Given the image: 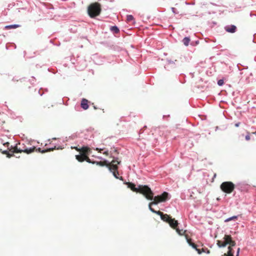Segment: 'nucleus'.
I'll list each match as a JSON object with an SVG mask.
<instances>
[{
	"label": "nucleus",
	"instance_id": "6",
	"mask_svg": "<svg viewBox=\"0 0 256 256\" xmlns=\"http://www.w3.org/2000/svg\"><path fill=\"white\" fill-rule=\"evenodd\" d=\"M168 199V194L167 192H164L162 194L153 196L152 200H154L152 202L149 204L148 207L150 210V208H152V204H157L160 202H165Z\"/></svg>",
	"mask_w": 256,
	"mask_h": 256
},
{
	"label": "nucleus",
	"instance_id": "13",
	"mask_svg": "<svg viewBox=\"0 0 256 256\" xmlns=\"http://www.w3.org/2000/svg\"><path fill=\"white\" fill-rule=\"evenodd\" d=\"M91 150L88 146H82L80 148V154H84V156H87L90 154Z\"/></svg>",
	"mask_w": 256,
	"mask_h": 256
},
{
	"label": "nucleus",
	"instance_id": "19",
	"mask_svg": "<svg viewBox=\"0 0 256 256\" xmlns=\"http://www.w3.org/2000/svg\"><path fill=\"white\" fill-rule=\"evenodd\" d=\"M238 218V216H232L230 218H229L227 219H226L225 220H224V222H228L230 220H237Z\"/></svg>",
	"mask_w": 256,
	"mask_h": 256
},
{
	"label": "nucleus",
	"instance_id": "33",
	"mask_svg": "<svg viewBox=\"0 0 256 256\" xmlns=\"http://www.w3.org/2000/svg\"><path fill=\"white\" fill-rule=\"evenodd\" d=\"M240 122L236 123V124H235V126L238 127V126H240Z\"/></svg>",
	"mask_w": 256,
	"mask_h": 256
},
{
	"label": "nucleus",
	"instance_id": "30",
	"mask_svg": "<svg viewBox=\"0 0 256 256\" xmlns=\"http://www.w3.org/2000/svg\"><path fill=\"white\" fill-rule=\"evenodd\" d=\"M104 155L106 156H108V151H106V152H104Z\"/></svg>",
	"mask_w": 256,
	"mask_h": 256
},
{
	"label": "nucleus",
	"instance_id": "14",
	"mask_svg": "<svg viewBox=\"0 0 256 256\" xmlns=\"http://www.w3.org/2000/svg\"><path fill=\"white\" fill-rule=\"evenodd\" d=\"M88 100L85 98H83L81 102V107L84 110L88 108Z\"/></svg>",
	"mask_w": 256,
	"mask_h": 256
},
{
	"label": "nucleus",
	"instance_id": "17",
	"mask_svg": "<svg viewBox=\"0 0 256 256\" xmlns=\"http://www.w3.org/2000/svg\"><path fill=\"white\" fill-rule=\"evenodd\" d=\"M20 26L19 24H12L7 25V26H5L4 28L6 30L14 29V28H16L20 27Z\"/></svg>",
	"mask_w": 256,
	"mask_h": 256
},
{
	"label": "nucleus",
	"instance_id": "31",
	"mask_svg": "<svg viewBox=\"0 0 256 256\" xmlns=\"http://www.w3.org/2000/svg\"><path fill=\"white\" fill-rule=\"evenodd\" d=\"M74 148L78 152H80V148H78V147H74Z\"/></svg>",
	"mask_w": 256,
	"mask_h": 256
},
{
	"label": "nucleus",
	"instance_id": "12",
	"mask_svg": "<svg viewBox=\"0 0 256 256\" xmlns=\"http://www.w3.org/2000/svg\"><path fill=\"white\" fill-rule=\"evenodd\" d=\"M91 164H96V165H98L101 166H106L108 168H110V166H111V162H108L107 160H104V161H100V162H96V161H92L91 160Z\"/></svg>",
	"mask_w": 256,
	"mask_h": 256
},
{
	"label": "nucleus",
	"instance_id": "21",
	"mask_svg": "<svg viewBox=\"0 0 256 256\" xmlns=\"http://www.w3.org/2000/svg\"><path fill=\"white\" fill-rule=\"evenodd\" d=\"M186 238V240L187 242L190 246H192V239L188 236L185 234Z\"/></svg>",
	"mask_w": 256,
	"mask_h": 256
},
{
	"label": "nucleus",
	"instance_id": "2",
	"mask_svg": "<svg viewBox=\"0 0 256 256\" xmlns=\"http://www.w3.org/2000/svg\"><path fill=\"white\" fill-rule=\"evenodd\" d=\"M228 244H230L228 247V251L226 254H224V256H234L232 247L236 246V243L235 241L232 240V238L230 235L225 234L224 237V241L220 240H217V244L220 248L224 247ZM240 250V248H238L236 256H238Z\"/></svg>",
	"mask_w": 256,
	"mask_h": 256
},
{
	"label": "nucleus",
	"instance_id": "9",
	"mask_svg": "<svg viewBox=\"0 0 256 256\" xmlns=\"http://www.w3.org/2000/svg\"><path fill=\"white\" fill-rule=\"evenodd\" d=\"M226 32L230 34L235 33L237 31V27L234 24L226 25L224 27Z\"/></svg>",
	"mask_w": 256,
	"mask_h": 256
},
{
	"label": "nucleus",
	"instance_id": "35",
	"mask_svg": "<svg viewBox=\"0 0 256 256\" xmlns=\"http://www.w3.org/2000/svg\"><path fill=\"white\" fill-rule=\"evenodd\" d=\"M94 109H96V110L97 108H96V106H94Z\"/></svg>",
	"mask_w": 256,
	"mask_h": 256
},
{
	"label": "nucleus",
	"instance_id": "15",
	"mask_svg": "<svg viewBox=\"0 0 256 256\" xmlns=\"http://www.w3.org/2000/svg\"><path fill=\"white\" fill-rule=\"evenodd\" d=\"M110 30L114 34H118L120 32V29L118 26L114 25L110 27Z\"/></svg>",
	"mask_w": 256,
	"mask_h": 256
},
{
	"label": "nucleus",
	"instance_id": "18",
	"mask_svg": "<svg viewBox=\"0 0 256 256\" xmlns=\"http://www.w3.org/2000/svg\"><path fill=\"white\" fill-rule=\"evenodd\" d=\"M193 248L194 249L198 252V254H200L202 253L201 250H202V251H203L202 248V249L198 248L197 247V246L196 244H194V243H193Z\"/></svg>",
	"mask_w": 256,
	"mask_h": 256
},
{
	"label": "nucleus",
	"instance_id": "4",
	"mask_svg": "<svg viewBox=\"0 0 256 256\" xmlns=\"http://www.w3.org/2000/svg\"><path fill=\"white\" fill-rule=\"evenodd\" d=\"M54 149V148H49V149L41 150L40 148H38L37 149L34 146L30 148H24V147L22 148H21L20 147L18 148V144H16L14 147L10 149V150L12 151L13 153H18V152L21 153L22 152H24L27 154H29L32 152H34V151L40 152L42 153H44L46 152H50V151L53 150Z\"/></svg>",
	"mask_w": 256,
	"mask_h": 256
},
{
	"label": "nucleus",
	"instance_id": "7",
	"mask_svg": "<svg viewBox=\"0 0 256 256\" xmlns=\"http://www.w3.org/2000/svg\"><path fill=\"white\" fill-rule=\"evenodd\" d=\"M220 188L224 192L230 194L234 190L235 185L231 182H225L220 184Z\"/></svg>",
	"mask_w": 256,
	"mask_h": 256
},
{
	"label": "nucleus",
	"instance_id": "25",
	"mask_svg": "<svg viewBox=\"0 0 256 256\" xmlns=\"http://www.w3.org/2000/svg\"><path fill=\"white\" fill-rule=\"evenodd\" d=\"M172 9V12H173V13L176 14H177L178 12H176V9L174 8H171Z\"/></svg>",
	"mask_w": 256,
	"mask_h": 256
},
{
	"label": "nucleus",
	"instance_id": "37",
	"mask_svg": "<svg viewBox=\"0 0 256 256\" xmlns=\"http://www.w3.org/2000/svg\"><path fill=\"white\" fill-rule=\"evenodd\" d=\"M216 174H214V177H216Z\"/></svg>",
	"mask_w": 256,
	"mask_h": 256
},
{
	"label": "nucleus",
	"instance_id": "27",
	"mask_svg": "<svg viewBox=\"0 0 256 256\" xmlns=\"http://www.w3.org/2000/svg\"><path fill=\"white\" fill-rule=\"evenodd\" d=\"M246 140H250V136L248 134L246 136Z\"/></svg>",
	"mask_w": 256,
	"mask_h": 256
},
{
	"label": "nucleus",
	"instance_id": "23",
	"mask_svg": "<svg viewBox=\"0 0 256 256\" xmlns=\"http://www.w3.org/2000/svg\"><path fill=\"white\" fill-rule=\"evenodd\" d=\"M218 84L220 86H222L224 84V82L223 80H220L218 82Z\"/></svg>",
	"mask_w": 256,
	"mask_h": 256
},
{
	"label": "nucleus",
	"instance_id": "5",
	"mask_svg": "<svg viewBox=\"0 0 256 256\" xmlns=\"http://www.w3.org/2000/svg\"><path fill=\"white\" fill-rule=\"evenodd\" d=\"M101 12L100 5L98 3H94L90 4L88 8V12L89 16L94 18L98 16Z\"/></svg>",
	"mask_w": 256,
	"mask_h": 256
},
{
	"label": "nucleus",
	"instance_id": "22",
	"mask_svg": "<svg viewBox=\"0 0 256 256\" xmlns=\"http://www.w3.org/2000/svg\"><path fill=\"white\" fill-rule=\"evenodd\" d=\"M9 151H10V152L11 153H10V152H8V154H7V155H6V156H7L8 158H11V157H12V156H14V153H13L12 151H10V150H9Z\"/></svg>",
	"mask_w": 256,
	"mask_h": 256
},
{
	"label": "nucleus",
	"instance_id": "29",
	"mask_svg": "<svg viewBox=\"0 0 256 256\" xmlns=\"http://www.w3.org/2000/svg\"><path fill=\"white\" fill-rule=\"evenodd\" d=\"M101 44H104V46H108V44H107L106 42H102Z\"/></svg>",
	"mask_w": 256,
	"mask_h": 256
},
{
	"label": "nucleus",
	"instance_id": "24",
	"mask_svg": "<svg viewBox=\"0 0 256 256\" xmlns=\"http://www.w3.org/2000/svg\"><path fill=\"white\" fill-rule=\"evenodd\" d=\"M199 44V40H193V46H197Z\"/></svg>",
	"mask_w": 256,
	"mask_h": 256
},
{
	"label": "nucleus",
	"instance_id": "34",
	"mask_svg": "<svg viewBox=\"0 0 256 256\" xmlns=\"http://www.w3.org/2000/svg\"><path fill=\"white\" fill-rule=\"evenodd\" d=\"M194 4H195L194 0H193V3H192L193 6H194Z\"/></svg>",
	"mask_w": 256,
	"mask_h": 256
},
{
	"label": "nucleus",
	"instance_id": "32",
	"mask_svg": "<svg viewBox=\"0 0 256 256\" xmlns=\"http://www.w3.org/2000/svg\"><path fill=\"white\" fill-rule=\"evenodd\" d=\"M96 150H98V152H101V151L103 149L96 148Z\"/></svg>",
	"mask_w": 256,
	"mask_h": 256
},
{
	"label": "nucleus",
	"instance_id": "11",
	"mask_svg": "<svg viewBox=\"0 0 256 256\" xmlns=\"http://www.w3.org/2000/svg\"><path fill=\"white\" fill-rule=\"evenodd\" d=\"M76 158L79 162H83L84 160L87 162L88 163L91 162V160L89 158L88 156H84V154H78L76 156Z\"/></svg>",
	"mask_w": 256,
	"mask_h": 256
},
{
	"label": "nucleus",
	"instance_id": "16",
	"mask_svg": "<svg viewBox=\"0 0 256 256\" xmlns=\"http://www.w3.org/2000/svg\"><path fill=\"white\" fill-rule=\"evenodd\" d=\"M190 41V36H186L182 40V42H183L185 46H188Z\"/></svg>",
	"mask_w": 256,
	"mask_h": 256
},
{
	"label": "nucleus",
	"instance_id": "28",
	"mask_svg": "<svg viewBox=\"0 0 256 256\" xmlns=\"http://www.w3.org/2000/svg\"><path fill=\"white\" fill-rule=\"evenodd\" d=\"M3 144H4V146H8L10 143L8 142H6L4 143Z\"/></svg>",
	"mask_w": 256,
	"mask_h": 256
},
{
	"label": "nucleus",
	"instance_id": "20",
	"mask_svg": "<svg viewBox=\"0 0 256 256\" xmlns=\"http://www.w3.org/2000/svg\"><path fill=\"white\" fill-rule=\"evenodd\" d=\"M134 20V18L132 15L128 14L126 16V20L128 22H130Z\"/></svg>",
	"mask_w": 256,
	"mask_h": 256
},
{
	"label": "nucleus",
	"instance_id": "38",
	"mask_svg": "<svg viewBox=\"0 0 256 256\" xmlns=\"http://www.w3.org/2000/svg\"><path fill=\"white\" fill-rule=\"evenodd\" d=\"M213 24H216V22H213Z\"/></svg>",
	"mask_w": 256,
	"mask_h": 256
},
{
	"label": "nucleus",
	"instance_id": "8",
	"mask_svg": "<svg viewBox=\"0 0 256 256\" xmlns=\"http://www.w3.org/2000/svg\"><path fill=\"white\" fill-rule=\"evenodd\" d=\"M120 161L118 160V158H116V160H113L111 162V166H110L109 170L110 172H112L114 176L116 178H119L118 175V166L117 164H120Z\"/></svg>",
	"mask_w": 256,
	"mask_h": 256
},
{
	"label": "nucleus",
	"instance_id": "1",
	"mask_svg": "<svg viewBox=\"0 0 256 256\" xmlns=\"http://www.w3.org/2000/svg\"><path fill=\"white\" fill-rule=\"evenodd\" d=\"M150 211L160 216L162 220L168 223L170 226L174 229H175L180 235L185 234L186 232V230L183 231L182 230H180L178 228V222L174 218H172L167 214H164L163 212L160 211H156L152 208H150Z\"/></svg>",
	"mask_w": 256,
	"mask_h": 256
},
{
	"label": "nucleus",
	"instance_id": "3",
	"mask_svg": "<svg viewBox=\"0 0 256 256\" xmlns=\"http://www.w3.org/2000/svg\"><path fill=\"white\" fill-rule=\"evenodd\" d=\"M128 186L134 192L142 194L148 200H152L153 198V192L148 186L139 185L136 188V185L132 182H128Z\"/></svg>",
	"mask_w": 256,
	"mask_h": 256
},
{
	"label": "nucleus",
	"instance_id": "10",
	"mask_svg": "<svg viewBox=\"0 0 256 256\" xmlns=\"http://www.w3.org/2000/svg\"><path fill=\"white\" fill-rule=\"evenodd\" d=\"M191 52L187 51L183 56L180 57L182 62H189L192 58Z\"/></svg>",
	"mask_w": 256,
	"mask_h": 256
},
{
	"label": "nucleus",
	"instance_id": "36",
	"mask_svg": "<svg viewBox=\"0 0 256 256\" xmlns=\"http://www.w3.org/2000/svg\"><path fill=\"white\" fill-rule=\"evenodd\" d=\"M120 180H122V176L120 177Z\"/></svg>",
	"mask_w": 256,
	"mask_h": 256
},
{
	"label": "nucleus",
	"instance_id": "26",
	"mask_svg": "<svg viewBox=\"0 0 256 256\" xmlns=\"http://www.w3.org/2000/svg\"><path fill=\"white\" fill-rule=\"evenodd\" d=\"M2 154H4L7 155L8 153V150H4V151H2Z\"/></svg>",
	"mask_w": 256,
	"mask_h": 256
}]
</instances>
